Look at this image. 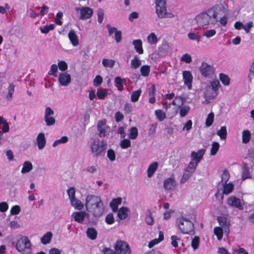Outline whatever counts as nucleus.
Instances as JSON below:
<instances>
[{
  "mask_svg": "<svg viewBox=\"0 0 254 254\" xmlns=\"http://www.w3.org/2000/svg\"><path fill=\"white\" fill-rule=\"evenodd\" d=\"M70 204L75 209L81 211L84 208L83 203L76 197L70 200Z\"/></svg>",
  "mask_w": 254,
  "mask_h": 254,
  "instance_id": "26",
  "label": "nucleus"
},
{
  "mask_svg": "<svg viewBox=\"0 0 254 254\" xmlns=\"http://www.w3.org/2000/svg\"><path fill=\"white\" fill-rule=\"evenodd\" d=\"M75 11L79 14L78 18L81 20H86L91 18L93 13V10L88 6L75 7Z\"/></svg>",
  "mask_w": 254,
  "mask_h": 254,
  "instance_id": "9",
  "label": "nucleus"
},
{
  "mask_svg": "<svg viewBox=\"0 0 254 254\" xmlns=\"http://www.w3.org/2000/svg\"><path fill=\"white\" fill-rule=\"evenodd\" d=\"M145 222L149 225H152L154 223L153 212L147 210L146 212Z\"/></svg>",
  "mask_w": 254,
  "mask_h": 254,
  "instance_id": "36",
  "label": "nucleus"
},
{
  "mask_svg": "<svg viewBox=\"0 0 254 254\" xmlns=\"http://www.w3.org/2000/svg\"><path fill=\"white\" fill-rule=\"evenodd\" d=\"M36 142L39 149L41 150L44 148L46 143L45 136L44 133H39L36 137Z\"/></svg>",
  "mask_w": 254,
  "mask_h": 254,
  "instance_id": "23",
  "label": "nucleus"
},
{
  "mask_svg": "<svg viewBox=\"0 0 254 254\" xmlns=\"http://www.w3.org/2000/svg\"><path fill=\"white\" fill-rule=\"evenodd\" d=\"M197 165L198 164H197V163H194V162L191 161L190 163L189 166L187 167L186 171L187 172H189L191 174H192L194 172Z\"/></svg>",
  "mask_w": 254,
  "mask_h": 254,
  "instance_id": "56",
  "label": "nucleus"
},
{
  "mask_svg": "<svg viewBox=\"0 0 254 254\" xmlns=\"http://www.w3.org/2000/svg\"><path fill=\"white\" fill-rule=\"evenodd\" d=\"M141 64V61L139 60L137 57H134L131 61V67L132 68H136L138 67Z\"/></svg>",
  "mask_w": 254,
  "mask_h": 254,
  "instance_id": "55",
  "label": "nucleus"
},
{
  "mask_svg": "<svg viewBox=\"0 0 254 254\" xmlns=\"http://www.w3.org/2000/svg\"><path fill=\"white\" fill-rule=\"evenodd\" d=\"M52 237V233L51 232H48L41 238V242L45 245L48 244L51 242Z\"/></svg>",
  "mask_w": 254,
  "mask_h": 254,
  "instance_id": "32",
  "label": "nucleus"
},
{
  "mask_svg": "<svg viewBox=\"0 0 254 254\" xmlns=\"http://www.w3.org/2000/svg\"><path fill=\"white\" fill-rule=\"evenodd\" d=\"M214 233L217 236L218 240L220 241L222 239L223 236V229L219 227H216L214 228Z\"/></svg>",
  "mask_w": 254,
  "mask_h": 254,
  "instance_id": "49",
  "label": "nucleus"
},
{
  "mask_svg": "<svg viewBox=\"0 0 254 254\" xmlns=\"http://www.w3.org/2000/svg\"><path fill=\"white\" fill-rule=\"evenodd\" d=\"M219 146L220 145L218 142H214L212 143L210 151V154L211 155L214 156L217 153L218 150H219Z\"/></svg>",
  "mask_w": 254,
  "mask_h": 254,
  "instance_id": "60",
  "label": "nucleus"
},
{
  "mask_svg": "<svg viewBox=\"0 0 254 254\" xmlns=\"http://www.w3.org/2000/svg\"><path fill=\"white\" fill-rule=\"evenodd\" d=\"M216 134L221 139L225 140L227 134L226 127L225 126L221 127L220 129L217 130Z\"/></svg>",
  "mask_w": 254,
  "mask_h": 254,
  "instance_id": "40",
  "label": "nucleus"
},
{
  "mask_svg": "<svg viewBox=\"0 0 254 254\" xmlns=\"http://www.w3.org/2000/svg\"><path fill=\"white\" fill-rule=\"evenodd\" d=\"M86 215V212L83 211L74 212L72 214L74 220L78 223H82L84 221Z\"/></svg>",
  "mask_w": 254,
  "mask_h": 254,
  "instance_id": "25",
  "label": "nucleus"
},
{
  "mask_svg": "<svg viewBox=\"0 0 254 254\" xmlns=\"http://www.w3.org/2000/svg\"><path fill=\"white\" fill-rule=\"evenodd\" d=\"M163 240H164V234L162 231H159L158 238L154 239L153 240L149 242L148 246L149 248H152L154 246L160 243Z\"/></svg>",
  "mask_w": 254,
  "mask_h": 254,
  "instance_id": "28",
  "label": "nucleus"
},
{
  "mask_svg": "<svg viewBox=\"0 0 254 254\" xmlns=\"http://www.w3.org/2000/svg\"><path fill=\"white\" fill-rule=\"evenodd\" d=\"M115 249L118 254H130L131 253V250L129 245L123 241H117L115 244Z\"/></svg>",
  "mask_w": 254,
  "mask_h": 254,
  "instance_id": "10",
  "label": "nucleus"
},
{
  "mask_svg": "<svg viewBox=\"0 0 254 254\" xmlns=\"http://www.w3.org/2000/svg\"><path fill=\"white\" fill-rule=\"evenodd\" d=\"M156 12L159 18H164L166 13L167 5L165 0H156Z\"/></svg>",
  "mask_w": 254,
  "mask_h": 254,
  "instance_id": "11",
  "label": "nucleus"
},
{
  "mask_svg": "<svg viewBox=\"0 0 254 254\" xmlns=\"http://www.w3.org/2000/svg\"><path fill=\"white\" fill-rule=\"evenodd\" d=\"M219 79L222 83L225 86H228L230 84V78L228 75L224 73L219 74Z\"/></svg>",
  "mask_w": 254,
  "mask_h": 254,
  "instance_id": "47",
  "label": "nucleus"
},
{
  "mask_svg": "<svg viewBox=\"0 0 254 254\" xmlns=\"http://www.w3.org/2000/svg\"><path fill=\"white\" fill-rule=\"evenodd\" d=\"M147 43L151 45L154 46L158 42V39L154 33H150L146 37Z\"/></svg>",
  "mask_w": 254,
  "mask_h": 254,
  "instance_id": "27",
  "label": "nucleus"
},
{
  "mask_svg": "<svg viewBox=\"0 0 254 254\" xmlns=\"http://www.w3.org/2000/svg\"><path fill=\"white\" fill-rule=\"evenodd\" d=\"M161 56L165 57L171 54L172 48L171 44L167 41H163L162 44L158 47Z\"/></svg>",
  "mask_w": 254,
  "mask_h": 254,
  "instance_id": "17",
  "label": "nucleus"
},
{
  "mask_svg": "<svg viewBox=\"0 0 254 254\" xmlns=\"http://www.w3.org/2000/svg\"><path fill=\"white\" fill-rule=\"evenodd\" d=\"M68 37L73 46L76 47L79 45V38L74 30H70L69 31Z\"/></svg>",
  "mask_w": 254,
  "mask_h": 254,
  "instance_id": "21",
  "label": "nucleus"
},
{
  "mask_svg": "<svg viewBox=\"0 0 254 254\" xmlns=\"http://www.w3.org/2000/svg\"><path fill=\"white\" fill-rule=\"evenodd\" d=\"M68 140V138L66 136H63L60 139L55 140L53 143V146L55 147L60 144L66 143Z\"/></svg>",
  "mask_w": 254,
  "mask_h": 254,
  "instance_id": "50",
  "label": "nucleus"
},
{
  "mask_svg": "<svg viewBox=\"0 0 254 254\" xmlns=\"http://www.w3.org/2000/svg\"><path fill=\"white\" fill-rule=\"evenodd\" d=\"M55 25L51 24L49 25H45L42 27H40V31L42 33L47 34L50 31L53 30L55 28Z\"/></svg>",
  "mask_w": 254,
  "mask_h": 254,
  "instance_id": "53",
  "label": "nucleus"
},
{
  "mask_svg": "<svg viewBox=\"0 0 254 254\" xmlns=\"http://www.w3.org/2000/svg\"><path fill=\"white\" fill-rule=\"evenodd\" d=\"M155 115L157 120L160 122L163 121L166 118L165 113L160 109L155 110Z\"/></svg>",
  "mask_w": 254,
  "mask_h": 254,
  "instance_id": "41",
  "label": "nucleus"
},
{
  "mask_svg": "<svg viewBox=\"0 0 254 254\" xmlns=\"http://www.w3.org/2000/svg\"><path fill=\"white\" fill-rule=\"evenodd\" d=\"M177 182L174 177H170L165 179L163 182V188L166 191L174 190L176 186Z\"/></svg>",
  "mask_w": 254,
  "mask_h": 254,
  "instance_id": "16",
  "label": "nucleus"
},
{
  "mask_svg": "<svg viewBox=\"0 0 254 254\" xmlns=\"http://www.w3.org/2000/svg\"><path fill=\"white\" fill-rule=\"evenodd\" d=\"M216 34V31L215 29H209L204 32L203 36L207 38H210L215 36Z\"/></svg>",
  "mask_w": 254,
  "mask_h": 254,
  "instance_id": "64",
  "label": "nucleus"
},
{
  "mask_svg": "<svg viewBox=\"0 0 254 254\" xmlns=\"http://www.w3.org/2000/svg\"><path fill=\"white\" fill-rule=\"evenodd\" d=\"M138 135L137 129L135 127H132L129 130L128 137L130 139H135Z\"/></svg>",
  "mask_w": 254,
  "mask_h": 254,
  "instance_id": "54",
  "label": "nucleus"
},
{
  "mask_svg": "<svg viewBox=\"0 0 254 254\" xmlns=\"http://www.w3.org/2000/svg\"><path fill=\"white\" fill-rule=\"evenodd\" d=\"M54 112L51 108L48 107L45 109L44 114V121L47 126H52L55 124L56 120L53 117Z\"/></svg>",
  "mask_w": 254,
  "mask_h": 254,
  "instance_id": "12",
  "label": "nucleus"
},
{
  "mask_svg": "<svg viewBox=\"0 0 254 254\" xmlns=\"http://www.w3.org/2000/svg\"><path fill=\"white\" fill-rule=\"evenodd\" d=\"M108 92L106 89H99L97 92V96L100 99H104L107 95Z\"/></svg>",
  "mask_w": 254,
  "mask_h": 254,
  "instance_id": "59",
  "label": "nucleus"
},
{
  "mask_svg": "<svg viewBox=\"0 0 254 254\" xmlns=\"http://www.w3.org/2000/svg\"><path fill=\"white\" fill-rule=\"evenodd\" d=\"M86 233L87 237L91 240H94L97 238V232L94 228H88L86 231Z\"/></svg>",
  "mask_w": 254,
  "mask_h": 254,
  "instance_id": "31",
  "label": "nucleus"
},
{
  "mask_svg": "<svg viewBox=\"0 0 254 254\" xmlns=\"http://www.w3.org/2000/svg\"><path fill=\"white\" fill-rule=\"evenodd\" d=\"M242 177L243 180L250 178L251 177L250 173L249 172L248 167L246 164L243 165V170L242 173Z\"/></svg>",
  "mask_w": 254,
  "mask_h": 254,
  "instance_id": "44",
  "label": "nucleus"
},
{
  "mask_svg": "<svg viewBox=\"0 0 254 254\" xmlns=\"http://www.w3.org/2000/svg\"><path fill=\"white\" fill-rule=\"evenodd\" d=\"M184 102V99L182 97L176 96L172 101L171 104L179 108L182 106Z\"/></svg>",
  "mask_w": 254,
  "mask_h": 254,
  "instance_id": "39",
  "label": "nucleus"
},
{
  "mask_svg": "<svg viewBox=\"0 0 254 254\" xmlns=\"http://www.w3.org/2000/svg\"><path fill=\"white\" fill-rule=\"evenodd\" d=\"M149 103L153 104L155 103L156 99L154 97V95L155 93V85H152L151 86L149 89Z\"/></svg>",
  "mask_w": 254,
  "mask_h": 254,
  "instance_id": "37",
  "label": "nucleus"
},
{
  "mask_svg": "<svg viewBox=\"0 0 254 254\" xmlns=\"http://www.w3.org/2000/svg\"><path fill=\"white\" fill-rule=\"evenodd\" d=\"M151 49L148 50V56L150 59L153 61L157 62L160 58L163 57L162 56L160 55V51L158 49L157 51H154L152 53L151 52Z\"/></svg>",
  "mask_w": 254,
  "mask_h": 254,
  "instance_id": "29",
  "label": "nucleus"
},
{
  "mask_svg": "<svg viewBox=\"0 0 254 254\" xmlns=\"http://www.w3.org/2000/svg\"><path fill=\"white\" fill-rule=\"evenodd\" d=\"M251 132L249 130H245L242 132V140L244 143H248L251 138Z\"/></svg>",
  "mask_w": 254,
  "mask_h": 254,
  "instance_id": "48",
  "label": "nucleus"
},
{
  "mask_svg": "<svg viewBox=\"0 0 254 254\" xmlns=\"http://www.w3.org/2000/svg\"><path fill=\"white\" fill-rule=\"evenodd\" d=\"M223 26H225L228 22V15L227 13H225L219 19L218 22Z\"/></svg>",
  "mask_w": 254,
  "mask_h": 254,
  "instance_id": "62",
  "label": "nucleus"
},
{
  "mask_svg": "<svg viewBox=\"0 0 254 254\" xmlns=\"http://www.w3.org/2000/svg\"><path fill=\"white\" fill-rule=\"evenodd\" d=\"M130 211L128 208L122 207L118 211V217L120 220H125L129 214Z\"/></svg>",
  "mask_w": 254,
  "mask_h": 254,
  "instance_id": "24",
  "label": "nucleus"
},
{
  "mask_svg": "<svg viewBox=\"0 0 254 254\" xmlns=\"http://www.w3.org/2000/svg\"><path fill=\"white\" fill-rule=\"evenodd\" d=\"M58 65L56 64H53L50 67V70L48 72L49 74L52 75L55 77H57L58 71Z\"/></svg>",
  "mask_w": 254,
  "mask_h": 254,
  "instance_id": "61",
  "label": "nucleus"
},
{
  "mask_svg": "<svg viewBox=\"0 0 254 254\" xmlns=\"http://www.w3.org/2000/svg\"><path fill=\"white\" fill-rule=\"evenodd\" d=\"M199 242L200 239L198 236H196L192 238L191 245L193 250H196L198 248L199 246Z\"/></svg>",
  "mask_w": 254,
  "mask_h": 254,
  "instance_id": "52",
  "label": "nucleus"
},
{
  "mask_svg": "<svg viewBox=\"0 0 254 254\" xmlns=\"http://www.w3.org/2000/svg\"><path fill=\"white\" fill-rule=\"evenodd\" d=\"M195 20L198 27L211 24L212 19L208 10L205 12H202L197 15L195 17Z\"/></svg>",
  "mask_w": 254,
  "mask_h": 254,
  "instance_id": "7",
  "label": "nucleus"
},
{
  "mask_svg": "<svg viewBox=\"0 0 254 254\" xmlns=\"http://www.w3.org/2000/svg\"><path fill=\"white\" fill-rule=\"evenodd\" d=\"M158 166V164L156 162H154L149 165L147 171V176L149 178H150L153 176L154 173L156 171Z\"/></svg>",
  "mask_w": 254,
  "mask_h": 254,
  "instance_id": "30",
  "label": "nucleus"
},
{
  "mask_svg": "<svg viewBox=\"0 0 254 254\" xmlns=\"http://www.w3.org/2000/svg\"><path fill=\"white\" fill-rule=\"evenodd\" d=\"M234 189V185L231 183H226L223 185V193L226 194L230 193Z\"/></svg>",
  "mask_w": 254,
  "mask_h": 254,
  "instance_id": "43",
  "label": "nucleus"
},
{
  "mask_svg": "<svg viewBox=\"0 0 254 254\" xmlns=\"http://www.w3.org/2000/svg\"><path fill=\"white\" fill-rule=\"evenodd\" d=\"M234 27L238 30L243 29L248 34L254 27V22L252 21H249L244 24L241 21H236L234 24Z\"/></svg>",
  "mask_w": 254,
  "mask_h": 254,
  "instance_id": "14",
  "label": "nucleus"
},
{
  "mask_svg": "<svg viewBox=\"0 0 254 254\" xmlns=\"http://www.w3.org/2000/svg\"><path fill=\"white\" fill-rule=\"evenodd\" d=\"M199 71L202 76L212 78L215 75V68L205 62H202L199 68Z\"/></svg>",
  "mask_w": 254,
  "mask_h": 254,
  "instance_id": "8",
  "label": "nucleus"
},
{
  "mask_svg": "<svg viewBox=\"0 0 254 254\" xmlns=\"http://www.w3.org/2000/svg\"><path fill=\"white\" fill-rule=\"evenodd\" d=\"M87 210L95 217H99L103 213L105 207L101 198L94 195H88L85 199Z\"/></svg>",
  "mask_w": 254,
  "mask_h": 254,
  "instance_id": "1",
  "label": "nucleus"
},
{
  "mask_svg": "<svg viewBox=\"0 0 254 254\" xmlns=\"http://www.w3.org/2000/svg\"><path fill=\"white\" fill-rule=\"evenodd\" d=\"M115 64V61L113 60L104 59L102 60L103 65L106 67L112 68Z\"/></svg>",
  "mask_w": 254,
  "mask_h": 254,
  "instance_id": "51",
  "label": "nucleus"
},
{
  "mask_svg": "<svg viewBox=\"0 0 254 254\" xmlns=\"http://www.w3.org/2000/svg\"><path fill=\"white\" fill-rule=\"evenodd\" d=\"M15 85L14 83H10L5 90V99L7 101H11L13 97Z\"/></svg>",
  "mask_w": 254,
  "mask_h": 254,
  "instance_id": "22",
  "label": "nucleus"
},
{
  "mask_svg": "<svg viewBox=\"0 0 254 254\" xmlns=\"http://www.w3.org/2000/svg\"><path fill=\"white\" fill-rule=\"evenodd\" d=\"M171 239L172 246L174 248L178 247V243L181 240V238L176 235H173L171 236Z\"/></svg>",
  "mask_w": 254,
  "mask_h": 254,
  "instance_id": "57",
  "label": "nucleus"
},
{
  "mask_svg": "<svg viewBox=\"0 0 254 254\" xmlns=\"http://www.w3.org/2000/svg\"><path fill=\"white\" fill-rule=\"evenodd\" d=\"M31 243L26 236H20L15 245L16 250L22 254L32 253Z\"/></svg>",
  "mask_w": 254,
  "mask_h": 254,
  "instance_id": "4",
  "label": "nucleus"
},
{
  "mask_svg": "<svg viewBox=\"0 0 254 254\" xmlns=\"http://www.w3.org/2000/svg\"><path fill=\"white\" fill-rule=\"evenodd\" d=\"M205 150L203 149H200L197 150V152L192 151L191 153V157L194 163H197V164L200 161L204 154Z\"/></svg>",
  "mask_w": 254,
  "mask_h": 254,
  "instance_id": "20",
  "label": "nucleus"
},
{
  "mask_svg": "<svg viewBox=\"0 0 254 254\" xmlns=\"http://www.w3.org/2000/svg\"><path fill=\"white\" fill-rule=\"evenodd\" d=\"M220 86V83L217 79H214L207 84L203 92L205 102L208 103L217 96Z\"/></svg>",
  "mask_w": 254,
  "mask_h": 254,
  "instance_id": "2",
  "label": "nucleus"
},
{
  "mask_svg": "<svg viewBox=\"0 0 254 254\" xmlns=\"http://www.w3.org/2000/svg\"><path fill=\"white\" fill-rule=\"evenodd\" d=\"M126 80L125 78H122L120 76H117L115 79L116 85L119 90L122 91L124 89V84H125Z\"/></svg>",
  "mask_w": 254,
  "mask_h": 254,
  "instance_id": "34",
  "label": "nucleus"
},
{
  "mask_svg": "<svg viewBox=\"0 0 254 254\" xmlns=\"http://www.w3.org/2000/svg\"><path fill=\"white\" fill-rule=\"evenodd\" d=\"M180 109V115L181 117H185L190 110V107L188 105L181 106Z\"/></svg>",
  "mask_w": 254,
  "mask_h": 254,
  "instance_id": "46",
  "label": "nucleus"
},
{
  "mask_svg": "<svg viewBox=\"0 0 254 254\" xmlns=\"http://www.w3.org/2000/svg\"><path fill=\"white\" fill-rule=\"evenodd\" d=\"M176 228L184 234L193 235L194 233V225L190 219L181 216L177 218Z\"/></svg>",
  "mask_w": 254,
  "mask_h": 254,
  "instance_id": "3",
  "label": "nucleus"
},
{
  "mask_svg": "<svg viewBox=\"0 0 254 254\" xmlns=\"http://www.w3.org/2000/svg\"><path fill=\"white\" fill-rule=\"evenodd\" d=\"M32 169V164L30 161H27L24 162L21 172L23 174H26L31 171Z\"/></svg>",
  "mask_w": 254,
  "mask_h": 254,
  "instance_id": "35",
  "label": "nucleus"
},
{
  "mask_svg": "<svg viewBox=\"0 0 254 254\" xmlns=\"http://www.w3.org/2000/svg\"><path fill=\"white\" fill-rule=\"evenodd\" d=\"M207 10L212 19L211 24L212 25H215L217 23L219 16L227 13V8L221 3L215 5Z\"/></svg>",
  "mask_w": 254,
  "mask_h": 254,
  "instance_id": "6",
  "label": "nucleus"
},
{
  "mask_svg": "<svg viewBox=\"0 0 254 254\" xmlns=\"http://www.w3.org/2000/svg\"><path fill=\"white\" fill-rule=\"evenodd\" d=\"M107 156L112 162L116 159V153L113 149H110L107 151Z\"/></svg>",
  "mask_w": 254,
  "mask_h": 254,
  "instance_id": "63",
  "label": "nucleus"
},
{
  "mask_svg": "<svg viewBox=\"0 0 254 254\" xmlns=\"http://www.w3.org/2000/svg\"><path fill=\"white\" fill-rule=\"evenodd\" d=\"M97 130L99 132V136L101 137H105L111 131L110 127L106 125V121H99L97 124Z\"/></svg>",
  "mask_w": 254,
  "mask_h": 254,
  "instance_id": "13",
  "label": "nucleus"
},
{
  "mask_svg": "<svg viewBox=\"0 0 254 254\" xmlns=\"http://www.w3.org/2000/svg\"><path fill=\"white\" fill-rule=\"evenodd\" d=\"M134 49L138 54H142L143 50L142 49V41L141 40H135L132 42Z\"/></svg>",
  "mask_w": 254,
  "mask_h": 254,
  "instance_id": "38",
  "label": "nucleus"
},
{
  "mask_svg": "<svg viewBox=\"0 0 254 254\" xmlns=\"http://www.w3.org/2000/svg\"><path fill=\"white\" fill-rule=\"evenodd\" d=\"M227 203L229 205L240 210H243L244 208V201L234 196H230L228 198Z\"/></svg>",
  "mask_w": 254,
  "mask_h": 254,
  "instance_id": "15",
  "label": "nucleus"
},
{
  "mask_svg": "<svg viewBox=\"0 0 254 254\" xmlns=\"http://www.w3.org/2000/svg\"><path fill=\"white\" fill-rule=\"evenodd\" d=\"M217 220L222 227H229L230 224V220L224 217H218Z\"/></svg>",
  "mask_w": 254,
  "mask_h": 254,
  "instance_id": "45",
  "label": "nucleus"
},
{
  "mask_svg": "<svg viewBox=\"0 0 254 254\" xmlns=\"http://www.w3.org/2000/svg\"><path fill=\"white\" fill-rule=\"evenodd\" d=\"M107 142L105 140L100 141L99 139H95L90 144V151L93 157H97L105 153L107 148Z\"/></svg>",
  "mask_w": 254,
  "mask_h": 254,
  "instance_id": "5",
  "label": "nucleus"
},
{
  "mask_svg": "<svg viewBox=\"0 0 254 254\" xmlns=\"http://www.w3.org/2000/svg\"><path fill=\"white\" fill-rule=\"evenodd\" d=\"M183 77L184 81V83L186 85L189 89L191 88L192 81V75L190 71L185 70L183 72Z\"/></svg>",
  "mask_w": 254,
  "mask_h": 254,
  "instance_id": "18",
  "label": "nucleus"
},
{
  "mask_svg": "<svg viewBox=\"0 0 254 254\" xmlns=\"http://www.w3.org/2000/svg\"><path fill=\"white\" fill-rule=\"evenodd\" d=\"M188 37L190 40L199 42L201 38V36L198 32H190L188 34Z\"/></svg>",
  "mask_w": 254,
  "mask_h": 254,
  "instance_id": "42",
  "label": "nucleus"
},
{
  "mask_svg": "<svg viewBox=\"0 0 254 254\" xmlns=\"http://www.w3.org/2000/svg\"><path fill=\"white\" fill-rule=\"evenodd\" d=\"M122 198H114L110 203V206L111 207L113 211L116 212L118 210V206L121 204Z\"/></svg>",
  "mask_w": 254,
  "mask_h": 254,
  "instance_id": "33",
  "label": "nucleus"
},
{
  "mask_svg": "<svg viewBox=\"0 0 254 254\" xmlns=\"http://www.w3.org/2000/svg\"><path fill=\"white\" fill-rule=\"evenodd\" d=\"M59 81L61 85L67 86L71 81L70 75L66 72H62L59 74Z\"/></svg>",
  "mask_w": 254,
  "mask_h": 254,
  "instance_id": "19",
  "label": "nucleus"
},
{
  "mask_svg": "<svg viewBox=\"0 0 254 254\" xmlns=\"http://www.w3.org/2000/svg\"><path fill=\"white\" fill-rule=\"evenodd\" d=\"M214 115L213 113H209L205 121V125L207 127H210L213 124L214 121Z\"/></svg>",
  "mask_w": 254,
  "mask_h": 254,
  "instance_id": "58",
  "label": "nucleus"
}]
</instances>
